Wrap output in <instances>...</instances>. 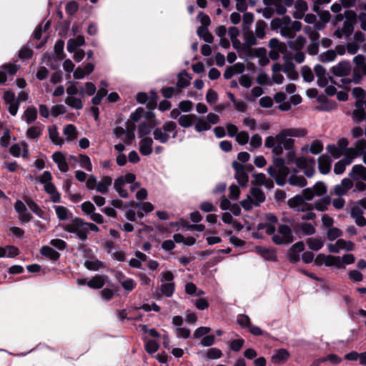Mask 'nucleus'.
<instances>
[{"mask_svg":"<svg viewBox=\"0 0 366 366\" xmlns=\"http://www.w3.org/2000/svg\"><path fill=\"white\" fill-rule=\"evenodd\" d=\"M352 182L350 179L345 178L340 184L335 187L334 192L339 196L344 195L352 187Z\"/></svg>","mask_w":366,"mask_h":366,"instance_id":"nucleus-23","label":"nucleus"},{"mask_svg":"<svg viewBox=\"0 0 366 366\" xmlns=\"http://www.w3.org/2000/svg\"><path fill=\"white\" fill-rule=\"evenodd\" d=\"M297 228L305 235H312L315 233V227L311 223H301Z\"/></svg>","mask_w":366,"mask_h":366,"instance_id":"nucleus-56","label":"nucleus"},{"mask_svg":"<svg viewBox=\"0 0 366 366\" xmlns=\"http://www.w3.org/2000/svg\"><path fill=\"white\" fill-rule=\"evenodd\" d=\"M41 254L54 261L57 260L60 257L58 252L49 246H43L41 249Z\"/></svg>","mask_w":366,"mask_h":366,"instance_id":"nucleus-41","label":"nucleus"},{"mask_svg":"<svg viewBox=\"0 0 366 366\" xmlns=\"http://www.w3.org/2000/svg\"><path fill=\"white\" fill-rule=\"evenodd\" d=\"M48 132L49 139L53 144L59 146H62L64 144V140L59 137L57 127L55 125L49 127Z\"/></svg>","mask_w":366,"mask_h":366,"instance_id":"nucleus-29","label":"nucleus"},{"mask_svg":"<svg viewBox=\"0 0 366 366\" xmlns=\"http://www.w3.org/2000/svg\"><path fill=\"white\" fill-rule=\"evenodd\" d=\"M353 157L350 155H345L344 158L335 163L334 172L336 174H342L345 172L347 166L352 164Z\"/></svg>","mask_w":366,"mask_h":366,"instance_id":"nucleus-22","label":"nucleus"},{"mask_svg":"<svg viewBox=\"0 0 366 366\" xmlns=\"http://www.w3.org/2000/svg\"><path fill=\"white\" fill-rule=\"evenodd\" d=\"M305 249L303 242L300 241L294 244L287 252V258L291 263H297L300 260L299 253Z\"/></svg>","mask_w":366,"mask_h":366,"instance_id":"nucleus-15","label":"nucleus"},{"mask_svg":"<svg viewBox=\"0 0 366 366\" xmlns=\"http://www.w3.org/2000/svg\"><path fill=\"white\" fill-rule=\"evenodd\" d=\"M194 122H196L194 124V129L198 132L207 131L211 129V125L207 122V120L203 119L197 117Z\"/></svg>","mask_w":366,"mask_h":366,"instance_id":"nucleus-54","label":"nucleus"},{"mask_svg":"<svg viewBox=\"0 0 366 366\" xmlns=\"http://www.w3.org/2000/svg\"><path fill=\"white\" fill-rule=\"evenodd\" d=\"M253 21L254 14L252 13L246 12L244 14L242 27L243 31L244 44L247 47H251L257 44V41L255 40L254 33L252 30L250 29V26Z\"/></svg>","mask_w":366,"mask_h":366,"instance_id":"nucleus-4","label":"nucleus"},{"mask_svg":"<svg viewBox=\"0 0 366 366\" xmlns=\"http://www.w3.org/2000/svg\"><path fill=\"white\" fill-rule=\"evenodd\" d=\"M331 71L335 76L340 77V81H337L336 85L339 87H344L348 89L350 85L352 83L350 80L352 79V66L350 62L342 61L339 62L337 65L331 68Z\"/></svg>","mask_w":366,"mask_h":366,"instance_id":"nucleus-1","label":"nucleus"},{"mask_svg":"<svg viewBox=\"0 0 366 366\" xmlns=\"http://www.w3.org/2000/svg\"><path fill=\"white\" fill-rule=\"evenodd\" d=\"M125 185L123 179L120 177L114 180V188L117 192L119 195L122 198H127L128 197V192L127 189H124V186Z\"/></svg>","mask_w":366,"mask_h":366,"instance_id":"nucleus-42","label":"nucleus"},{"mask_svg":"<svg viewBox=\"0 0 366 366\" xmlns=\"http://www.w3.org/2000/svg\"><path fill=\"white\" fill-rule=\"evenodd\" d=\"M363 75L366 76V63L360 67H355L352 72V79L350 80L353 84H360L363 79Z\"/></svg>","mask_w":366,"mask_h":366,"instance_id":"nucleus-25","label":"nucleus"},{"mask_svg":"<svg viewBox=\"0 0 366 366\" xmlns=\"http://www.w3.org/2000/svg\"><path fill=\"white\" fill-rule=\"evenodd\" d=\"M4 100L9 106L8 110L11 115L15 116L19 107V99H16L15 94L11 91H6L3 96Z\"/></svg>","mask_w":366,"mask_h":366,"instance_id":"nucleus-10","label":"nucleus"},{"mask_svg":"<svg viewBox=\"0 0 366 366\" xmlns=\"http://www.w3.org/2000/svg\"><path fill=\"white\" fill-rule=\"evenodd\" d=\"M197 116L194 114H183L178 119L179 124L182 127H189L196 121Z\"/></svg>","mask_w":366,"mask_h":366,"instance_id":"nucleus-40","label":"nucleus"},{"mask_svg":"<svg viewBox=\"0 0 366 366\" xmlns=\"http://www.w3.org/2000/svg\"><path fill=\"white\" fill-rule=\"evenodd\" d=\"M61 227L64 231L74 234L81 241L84 242L87 239L86 222L81 218L75 217L71 222L62 224Z\"/></svg>","mask_w":366,"mask_h":366,"instance_id":"nucleus-2","label":"nucleus"},{"mask_svg":"<svg viewBox=\"0 0 366 366\" xmlns=\"http://www.w3.org/2000/svg\"><path fill=\"white\" fill-rule=\"evenodd\" d=\"M310 152L313 154H318L323 150V144L320 140H315L310 146Z\"/></svg>","mask_w":366,"mask_h":366,"instance_id":"nucleus-63","label":"nucleus"},{"mask_svg":"<svg viewBox=\"0 0 366 366\" xmlns=\"http://www.w3.org/2000/svg\"><path fill=\"white\" fill-rule=\"evenodd\" d=\"M264 146L266 148L272 149V152L276 155H281L282 154V147L277 144L276 136L267 137L264 142Z\"/></svg>","mask_w":366,"mask_h":366,"instance_id":"nucleus-24","label":"nucleus"},{"mask_svg":"<svg viewBox=\"0 0 366 366\" xmlns=\"http://www.w3.org/2000/svg\"><path fill=\"white\" fill-rule=\"evenodd\" d=\"M136 126L135 124L127 122L125 134L123 137V141L126 144H131L132 142L134 139L135 135H134V130H135Z\"/></svg>","mask_w":366,"mask_h":366,"instance_id":"nucleus-33","label":"nucleus"},{"mask_svg":"<svg viewBox=\"0 0 366 366\" xmlns=\"http://www.w3.org/2000/svg\"><path fill=\"white\" fill-rule=\"evenodd\" d=\"M160 290L166 297H172L175 290V284L174 282H164L162 284Z\"/></svg>","mask_w":366,"mask_h":366,"instance_id":"nucleus-53","label":"nucleus"},{"mask_svg":"<svg viewBox=\"0 0 366 366\" xmlns=\"http://www.w3.org/2000/svg\"><path fill=\"white\" fill-rule=\"evenodd\" d=\"M25 202L29 209L38 217L43 218L44 212L38 206V204L34 202L31 199L26 198L25 199Z\"/></svg>","mask_w":366,"mask_h":366,"instance_id":"nucleus-51","label":"nucleus"},{"mask_svg":"<svg viewBox=\"0 0 366 366\" xmlns=\"http://www.w3.org/2000/svg\"><path fill=\"white\" fill-rule=\"evenodd\" d=\"M54 209L57 218L60 221H66L72 217V213L64 206L54 205Z\"/></svg>","mask_w":366,"mask_h":366,"instance_id":"nucleus-27","label":"nucleus"},{"mask_svg":"<svg viewBox=\"0 0 366 366\" xmlns=\"http://www.w3.org/2000/svg\"><path fill=\"white\" fill-rule=\"evenodd\" d=\"M37 118V109L34 107H29L24 111L22 119L28 124L33 123Z\"/></svg>","mask_w":366,"mask_h":366,"instance_id":"nucleus-35","label":"nucleus"},{"mask_svg":"<svg viewBox=\"0 0 366 366\" xmlns=\"http://www.w3.org/2000/svg\"><path fill=\"white\" fill-rule=\"evenodd\" d=\"M315 74L317 78V84L320 87H325L327 85L328 82L331 84H337V81L333 79L327 73L326 69L320 64H317L314 68Z\"/></svg>","mask_w":366,"mask_h":366,"instance_id":"nucleus-8","label":"nucleus"},{"mask_svg":"<svg viewBox=\"0 0 366 366\" xmlns=\"http://www.w3.org/2000/svg\"><path fill=\"white\" fill-rule=\"evenodd\" d=\"M119 282L121 284L122 287L125 290L129 291V292L133 290L137 285L134 280L131 278H125L124 280H119Z\"/></svg>","mask_w":366,"mask_h":366,"instance_id":"nucleus-62","label":"nucleus"},{"mask_svg":"<svg viewBox=\"0 0 366 366\" xmlns=\"http://www.w3.org/2000/svg\"><path fill=\"white\" fill-rule=\"evenodd\" d=\"M79 166L88 172H92L93 169L92 164L89 156L83 154H79Z\"/></svg>","mask_w":366,"mask_h":366,"instance_id":"nucleus-46","label":"nucleus"},{"mask_svg":"<svg viewBox=\"0 0 366 366\" xmlns=\"http://www.w3.org/2000/svg\"><path fill=\"white\" fill-rule=\"evenodd\" d=\"M112 184V178L110 176L105 175L102 177L100 181L97 182L96 191L102 194H107Z\"/></svg>","mask_w":366,"mask_h":366,"instance_id":"nucleus-20","label":"nucleus"},{"mask_svg":"<svg viewBox=\"0 0 366 366\" xmlns=\"http://www.w3.org/2000/svg\"><path fill=\"white\" fill-rule=\"evenodd\" d=\"M306 243L308 247L314 251L320 250L324 245L321 238L310 237L307 239Z\"/></svg>","mask_w":366,"mask_h":366,"instance_id":"nucleus-47","label":"nucleus"},{"mask_svg":"<svg viewBox=\"0 0 366 366\" xmlns=\"http://www.w3.org/2000/svg\"><path fill=\"white\" fill-rule=\"evenodd\" d=\"M350 176L355 179H362L366 181V167L362 164L354 165Z\"/></svg>","mask_w":366,"mask_h":366,"instance_id":"nucleus-28","label":"nucleus"},{"mask_svg":"<svg viewBox=\"0 0 366 366\" xmlns=\"http://www.w3.org/2000/svg\"><path fill=\"white\" fill-rule=\"evenodd\" d=\"M326 187L322 182L316 183L311 188H306L302 191V196L306 200H311L315 196L322 195L326 192Z\"/></svg>","mask_w":366,"mask_h":366,"instance_id":"nucleus-11","label":"nucleus"},{"mask_svg":"<svg viewBox=\"0 0 366 366\" xmlns=\"http://www.w3.org/2000/svg\"><path fill=\"white\" fill-rule=\"evenodd\" d=\"M244 70V66L242 64L237 63L226 69L224 72V77L226 79H231L234 75L241 74Z\"/></svg>","mask_w":366,"mask_h":366,"instance_id":"nucleus-26","label":"nucleus"},{"mask_svg":"<svg viewBox=\"0 0 366 366\" xmlns=\"http://www.w3.org/2000/svg\"><path fill=\"white\" fill-rule=\"evenodd\" d=\"M63 133L66 137L68 142L74 141L78 137L76 128L74 124L66 125L64 129Z\"/></svg>","mask_w":366,"mask_h":366,"instance_id":"nucleus-43","label":"nucleus"},{"mask_svg":"<svg viewBox=\"0 0 366 366\" xmlns=\"http://www.w3.org/2000/svg\"><path fill=\"white\" fill-rule=\"evenodd\" d=\"M285 129H282L276 135L277 144L287 150H292L294 147V139L289 138V135L285 134Z\"/></svg>","mask_w":366,"mask_h":366,"instance_id":"nucleus-16","label":"nucleus"},{"mask_svg":"<svg viewBox=\"0 0 366 366\" xmlns=\"http://www.w3.org/2000/svg\"><path fill=\"white\" fill-rule=\"evenodd\" d=\"M305 198L302 195L297 194L288 201V204L291 208L296 209L302 206L305 202Z\"/></svg>","mask_w":366,"mask_h":366,"instance_id":"nucleus-58","label":"nucleus"},{"mask_svg":"<svg viewBox=\"0 0 366 366\" xmlns=\"http://www.w3.org/2000/svg\"><path fill=\"white\" fill-rule=\"evenodd\" d=\"M171 129H173L172 127H169L168 122H166L162 127H157L153 130V137L156 141L162 144H166L170 139L169 131H171Z\"/></svg>","mask_w":366,"mask_h":366,"instance_id":"nucleus-9","label":"nucleus"},{"mask_svg":"<svg viewBox=\"0 0 366 366\" xmlns=\"http://www.w3.org/2000/svg\"><path fill=\"white\" fill-rule=\"evenodd\" d=\"M356 109L352 112V119L354 122L358 123L366 119V99L365 102L358 99L355 103Z\"/></svg>","mask_w":366,"mask_h":366,"instance_id":"nucleus-14","label":"nucleus"},{"mask_svg":"<svg viewBox=\"0 0 366 366\" xmlns=\"http://www.w3.org/2000/svg\"><path fill=\"white\" fill-rule=\"evenodd\" d=\"M297 171L294 170V173L290 175L288 179V182L290 185L303 187L307 184L306 179L302 175L297 174Z\"/></svg>","mask_w":366,"mask_h":366,"instance_id":"nucleus-31","label":"nucleus"},{"mask_svg":"<svg viewBox=\"0 0 366 366\" xmlns=\"http://www.w3.org/2000/svg\"><path fill=\"white\" fill-rule=\"evenodd\" d=\"M79 285H84L85 282L83 280H78ZM105 284V276L97 274L93 277L86 285L92 289H101Z\"/></svg>","mask_w":366,"mask_h":366,"instance_id":"nucleus-17","label":"nucleus"},{"mask_svg":"<svg viewBox=\"0 0 366 366\" xmlns=\"http://www.w3.org/2000/svg\"><path fill=\"white\" fill-rule=\"evenodd\" d=\"M336 57H337L336 52L334 50L330 49V50H327V51L321 54L319 56L318 59L322 62H330V61H334Z\"/></svg>","mask_w":366,"mask_h":366,"instance_id":"nucleus-57","label":"nucleus"},{"mask_svg":"<svg viewBox=\"0 0 366 366\" xmlns=\"http://www.w3.org/2000/svg\"><path fill=\"white\" fill-rule=\"evenodd\" d=\"M295 11H294L293 16L295 19H302L305 12L307 10V4L303 0H297L295 4Z\"/></svg>","mask_w":366,"mask_h":366,"instance_id":"nucleus-32","label":"nucleus"},{"mask_svg":"<svg viewBox=\"0 0 366 366\" xmlns=\"http://www.w3.org/2000/svg\"><path fill=\"white\" fill-rule=\"evenodd\" d=\"M332 159L327 154H322L318 158V168L323 174H328L331 170Z\"/></svg>","mask_w":366,"mask_h":366,"instance_id":"nucleus-19","label":"nucleus"},{"mask_svg":"<svg viewBox=\"0 0 366 366\" xmlns=\"http://www.w3.org/2000/svg\"><path fill=\"white\" fill-rule=\"evenodd\" d=\"M65 104L69 107L76 110H80L83 108V102L81 99L76 97H67L65 99Z\"/></svg>","mask_w":366,"mask_h":366,"instance_id":"nucleus-44","label":"nucleus"},{"mask_svg":"<svg viewBox=\"0 0 366 366\" xmlns=\"http://www.w3.org/2000/svg\"><path fill=\"white\" fill-rule=\"evenodd\" d=\"M43 126H31L26 132V137L29 139H38L42 134Z\"/></svg>","mask_w":366,"mask_h":366,"instance_id":"nucleus-38","label":"nucleus"},{"mask_svg":"<svg viewBox=\"0 0 366 366\" xmlns=\"http://www.w3.org/2000/svg\"><path fill=\"white\" fill-rule=\"evenodd\" d=\"M290 21L289 17H284L282 19H274L271 21V26L274 29H280V31L283 28V26H285L286 22Z\"/></svg>","mask_w":366,"mask_h":366,"instance_id":"nucleus-61","label":"nucleus"},{"mask_svg":"<svg viewBox=\"0 0 366 366\" xmlns=\"http://www.w3.org/2000/svg\"><path fill=\"white\" fill-rule=\"evenodd\" d=\"M267 26V24L263 20H258L256 22L255 33L254 34L256 41H257V39H262L264 38L265 34H266L265 31H266Z\"/></svg>","mask_w":366,"mask_h":366,"instance_id":"nucleus-39","label":"nucleus"},{"mask_svg":"<svg viewBox=\"0 0 366 366\" xmlns=\"http://www.w3.org/2000/svg\"><path fill=\"white\" fill-rule=\"evenodd\" d=\"M190 79L191 78L186 72L181 73L178 75L177 86L179 88H185L189 85Z\"/></svg>","mask_w":366,"mask_h":366,"instance_id":"nucleus-59","label":"nucleus"},{"mask_svg":"<svg viewBox=\"0 0 366 366\" xmlns=\"http://www.w3.org/2000/svg\"><path fill=\"white\" fill-rule=\"evenodd\" d=\"M327 267H335L337 268H343V264L340 257L326 255V262L325 264Z\"/></svg>","mask_w":366,"mask_h":366,"instance_id":"nucleus-49","label":"nucleus"},{"mask_svg":"<svg viewBox=\"0 0 366 366\" xmlns=\"http://www.w3.org/2000/svg\"><path fill=\"white\" fill-rule=\"evenodd\" d=\"M363 212L359 207H353L351 215L355 219V223L360 227L366 225V219L363 216Z\"/></svg>","mask_w":366,"mask_h":366,"instance_id":"nucleus-36","label":"nucleus"},{"mask_svg":"<svg viewBox=\"0 0 366 366\" xmlns=\"http://www.w3.org/2000/svg\"><path fill=\"white\" fill-rule=\"evenodd\" d=\"M52 159L56 164L58 169L61 172L69 171V164L66 162V157L61 152H56L52 154Z\"/></svg>","mask_w":366,"mask_h":366,"instance_id":"nucleus-18","label":"nucleus"},{"mask_svg":"<svg viewBox=\"0 0 366 366\" xmlns=\"http://www.w3.org/2000/svg\"><path fill=\"white\" fill-rule=\"evenodd\" d=\"M282 0H263L266 6H274L275 12L279 15H283L286 13V6L282 4Z\"/></svg>","mask_w":366,"mask_h":366,"instance_id":"nucleus-34","label":"nucleus"},{"mask_svg":"<svg viewBox=\"0 0 366 366\" xmlns=\"http://www.w3.org/2000/svg\"><path fill=\"white\" fill-rule=\"evenodd\" d=\"M276 244H287L294 241V237L291 228L285 224H281L277 229V232L272 237Z\"/></svg>","mask_w":366,"mask_h":366,"instance_id":"nucleus-6","label":"nucleus"},{"mask_svg":"<svg viewBox=\"0 0 366 366\" xmlns=\"http://www.w3.org/2000/svg\"><path fill=\"white\" fill-rule=\"evenodd\" d=\"M306 42V39L302 36H297L295 39L289 41L290 46L295 50L301 49Z\"/></svg>","mask_w":366,"mask_h":366,"instance_id":"nucleus-60","label":"nucleus"},{"mask_svg":"<svg viewBox=\"0 0 366 366\" xmlns=\"http://www.w3.org/2000/svg\"><path fill=\"white\" fill-rule=\"evenodd\" d=\"M153 139L144 137L139 143V152L144 156H149L152 153Z\"/></svg>","mask_w":366,"mask_h":366,"instance_id":"nucleus-21","label":"nucleus"},{"mask_svg":"<svg viewBox=\"0 0 366 366\" xmlns=\"http://www.w3.org/2000/svg\"><path fill=\"white\" fill-rule=\"evenodd\" d=\"M238 325L244 329H248L250 327V319L246 315H239L237 317Z\"/></svg>","mask_w":366,"mask_h":366,"instance_id":"nucleus-64","label":"nucleus"},{"mask_svg":"<svg viewBox=\"0 0 366 366\" xmlns=\"http://www.w3.org/2000/svg\"><path fill=\"white\" fill-rule=\"evenodd\" d=\"M326 150L327 151L328 153H330L331 154V156L334 159H338L342 155H345V156L348 155L344 151L340 149L337 146H336L335 144H328L326 147Z\"/></svg>","mask_w":366,"mask_h":366,"instance_id":"nucleus-50","label":"nucleus"},{"mask_svg":"<svg viewBox=\"0 0 366 366\" xmlns=\"http://www.w3.org/2000/svg\"><path fill=\"white\" fill-rule=\"evenodd\" d=\"M232 167L235 170L234 177L241 187H246L248 183V172H252L254 167L251 164L243 165L238 162H233Z\"/></svg>","mask_w":366,"mask_h":366,"instance_id":"nucleus-5","label":"nucleus"},{"mask_svg":"<svg viewBox=\"0 0 366 366\" xmlns=\"http://www.w3.org/2000/svg\"><path fill=\"white\" fill-rule=\"evenodd\" d=\"M265 201V194L259 187H253L246 199L240 202L241 206L246 211L251 210L254 207H259Z\"/></svg>","mask_w":366,"mask_h":366,"instance_id":"nucleus-3","label":"nucleus"},{"mask_svg":"<svg viewBox=\"0 0 366 366\" xmlns=\"http://www.w3.org/2000/svg\"><path fill=\"white\" fill-rule=\"evenodd\" d=\"M84 266L89 270L93 271L99 270V269L103 268L104 267V263L97 259L86 260L84 262Z\"/></svg>","mask_w":366,"mask_h":366,"instance_id":"nucleus-48","label":"nucleus"},{"mask_svg":"<svg viewBox=\"0 0 366 366\" xmlns=\"http://www.w3.org/2000/svg\"><path fill=\"white\" fill-rule=\"evenodd\" d=\"M285 134L290 137H302L307 135V132L303 128H290L285 129Z\"/></svg>","mask_w":366,"mask_h":366,"instance_id":"nucleus-52","label":"nucleus"},{"mask_svg":"<svg viewBox=\"0 0 366 366\" xmlns=\"http://www.w3.org/2000/svg\"><path fill=\"white\" fill-rule=\"evenodd\" d=\"M197 35L203 39V40L209 44L212 43L213 41V36L211 33H209L207 27L205 26H199L197 31Z\"/></svg>","mask_w":366,"mask_h":366,"instance_id":"nucleus-45","label":"nucleus"},{"mask_svg":"<svg viewBox=\"0 0 366 366\" xmlns=\"http://www.w3.org/2000/svg\"><path fill=\"white\" fill-rule=\"evenodd\" d=\"M330 202L331 200L330 197H323L319 201L315 203V207L318 211L324 212L327 209V207L330 204Z\"/></svg>","mask_w":366,"mask_h":366,"instance_id":"nucleus-55","label":"nucleus"},{"mask_svg":"<svg viewBox=\"0 0 366 366\" xmlns=\"http://www.w3.org/2000/svg\"><path fill=\"white\" fill-rule=\"evenodd\" d=\"M290 357L289 352L285 349H278L274 351V355L272 356V362L274 364H278L282 362H285Z\"/></svg>","mask_w":366,"mask_h":366,"instance_id":"nucleus-30","label":"nucleus"},{"mask_svg":"<svg viewBox=\"0 0 366 366\" xmlns=\"http://www.w3.org/2000/svg\"><path fill=\"white\" fill-rule=\"evenodd\" d=\"M345 15L346 19L343 23V26L338 28L334 32V35L337 38H342V36L348 37L353 32V23L356 15L353 11H346Z\"/></svg>","mask_w":366,"mask_h":366,"instance_id":"nucleus-7","label":"nucleus"},{"mask_svg":"<svg viewBox=\"0 0 366 366\" xmlns=\"http://www.w3.org/2000/svg\"><path fill=\"white\" fill-rule=\"evenodd\" d=\"M268 174L273 177L276 183L280 186H284L286 184V179L289 174V169H283V170H277L273 167H269L267 169Z\"/></svg>","mask_w":366,"mask_h":366,"instance_id":"nucleus-12","label":"nucleus"},{"mask_svg":"<svg viewBox=\"0 0 366 366\" xmlns=\"http://www.w3.org/2000/svg\"><path fill=\"white\" fill-rule=\"evenodd\" d=\"M283 72L291 80H296L298 78V73L295 71V66L291 61H287L283 65Z\"/></svg>","mask_w":366,"mask_h":366,"instance_id":"nucleus-37","label":"nucleus"},{"mask_svg":"<svg viewBox=\"0 0 366 366\" xmlns=\"http://www.w3.org/2000/svg\"><path fill=\"white\" fill-rule=\"evenodd\" d=\"M329 252L332 253H338L341 249L351 251L354 249V244L350 241H345L343 239H339L335 244H330L327 246Z\"/></svg>","mask_w":366,"mask_h":366,"instance_id":"nucleus-13","label":"nucleus"}]
</instances>
